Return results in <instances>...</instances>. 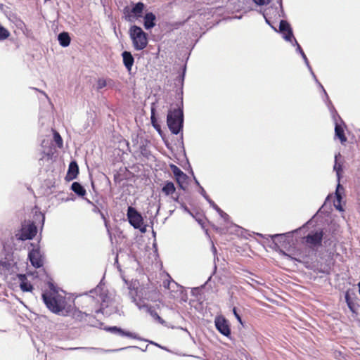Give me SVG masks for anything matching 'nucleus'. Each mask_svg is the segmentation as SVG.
<instances>
[{
    "instance_id": "412c9836",
    "label": "nucleus",
    "mask_w": 360,
    "mask_h": 360,
    "mask_svg": "<svg viewBox=\"0 0 360 360\" xmlns=\"http://www.w3.org/2000/svg\"><path fill=\"white\" fill-rule=\"evenodd\" d=\"M59 44L63 47H67L70 44V37L68 32H63L58 35Z\"/></svg>"
},
{
    "instance_id": "c9c22d12",
    "label": "nucleus",
    "mask_w": 360,
    "mask_h": 360,
    "mask_svg": "<svg viewBox=\"0 0 360 360\" xmlns=\"http://www.w3.org/2000/svg\"><path fill=\"white\" fill-rule=\"evenodd\" d=\"M253 1L257 5L263 6V5L268 4L271 1V0H253Z\"/></svg>"
},
{
    "instance_id": "09e8293b",
    "label": "nucleus",
    "mask_w": 360,
    "mask_h": 360,
    "mask_svg": "<svg viewBox=\"0 0 360 360\" xmlns=\"http://www.w3.org/2000/svg\"><path fill=\"white\" fill-rule=\"evenodd\" d=\"M100 213H101V217H102L103 219H105L104 214H103L102 212H100Z\"/></svg>"
},
{
    "instance_id": "9d476101",
    "label": "nucleus",
    "mask_w": 360,
    "mask_h": 360,
    "mask_svg": "<svg viewBox=\"0 0 360 360\" xmlns=\"http://www.w3.org/2000/svg\"><path fill=\"white\" fill-rule=\"evenodd\" d=\"M214 323L218 331L226 337L231 335L229 325L225 318L217 316L215 318Z\"/></svg>"
},
{
    "instance_id": "a878e982",
    "label": "nucleus",
    "mask_w": 360,
    "mask_h": 360,
    "mask_svg": "<svg viewBox=\"0 0 360 360\" xmlns=\"http://www.w3.org/2000/svg\"><path fill=\"white\" fill-rule=\"evenodd\" d=\"M340 153L338 155H335V165L333 166V170L335 171L338 183H340L341 172L342 171V167L340 164L338 163V157L340 156Z\"/></svg>"
},
{
    "instance_id": "393cba45",
    "label": "nucleus",
    "mask_w": 360,
    "mask_h": 360,
    "mask_svg": "<svg viewBox=\"0 0 360 360\" xmlns=\"http://www.w3.org/2000/svg\"><path fill=\"white\" fill-rule=\"evenodd\" d=\"M303 228L302 227H300L299 229H295L292 231H289V232H287V233H279V234H274V235H271L270 236V237L274 240L276 238H281V239H283L284 238H286V237H292L293 233H297L299 231H300Z\"/></svg>"
},
{
    "instance_id": "20e7f679",
    "label": "nucleus",
    "mask_w": 360,
    "mask_h": 360,
    "mask_svg": "<svg viewBox=\"0 0 360 360\" xmlns=\"http://www.w3.org/2000/svg\"><path fill=\"white\" fill-rule=\"evenodd\" d=\"M130 39L135 50L141 51L148 45L147 34L137 25H132L129 30Z\"/></svg>"
},
{
    "instance_id": "79ce46f5",
    "label": "nucleus",
    "mask_w": 360,
    "mask_h": 360,
    "mask_svg": "<svg viewBox=\"0 0 360 360\" xmlns=\"http://www.w3.org/2000/svg\"><path fill=\"white\" fill-rule=\"evenodd\" d=\"M215 210L219 213V214H221V213H223V210H221L219 207H217Z\"/></svg>"
},
{
    "instance_id": "37998d69",
    "label": "nucleus",
    "mask_w": 360,
    "mask_h": 360,
    "mask_svg": "<svg viewBox=\"0 0 360 360\" xmlns=\"http://www.w3.org/2000/svg\"><path fill=\"white\" fill-rule=\"evenodd\" d=\"M75 349H96L95 348H85V347H77V348H75Z\"/></svg>"
},
{
    "instance_id": "5701e85b",
    "label": "nucleus",
    "mask_w": 360,
    "mask_h": 360,
    "mask_svg": "<svg viewBox=\"0 0 360 360\" xmlns=\"http://www.w3.org/2000/svg\"><path fill=\"white\" fill-rule=\"evenodd\" d=\"M71 189L79 196H84L86 194V190L78 182H74L72 184Z\"/></svg>"
},
{
    "instance_id": "ddd939ff",
    "label": "nucleus",
    "mask_w": 360,
    "mask_h": 360,
    "mask_svg": "<svg viewBox=\"0 0 360 360\" xmlns=\"http://www.w3.org/2000/svg\"><path fill=\"white\" fill-rule=\"evenodd\" d=\"M279 30L287 41H291L294 37L293 32L290 24L285 20H281L279 25Z\"/></svg>"
},
{
    "instance_id": "4c0bfd02",
    "label": "nucleus",
    "mask_w": 360,
    "mask_h": 360,
    "mask_svg": "<svg viewBox=\"0 0 360 360\" xmlns=\"http://www.w3.org/2000/svg\"><path fill=\"white\" fill-rule=\"evenodd\" d=\"M207 201L209 202V204L210 205V206L213 208V209H217V207H218L215 203L214 202L211 200L210 198L207 199Z\"/></svg>"
},
{
    "instance_id": "6ab92c4d",
    "label": "nucleus",
    "mask_w": 360,
    "mask_h": 360,
    "mask_svg": "<svg viewBox=\"0 0 360 360\" xmlns=\"http://www.w3.org/2000/svg\"><path fill=\"white\" fill-rule=\"evenodd\" d=\"M136 304L139 309L145 308L147 312L160 323L163 324L165 323L164 320L158 315L157 311L153 307H149L148 305L146 304L141 305L139 303H136Z\"/></svg>"
},
{
    "instance_id": "864d4df0",
    "label": "nucleus",
    "mask_w": 360,
    "mask_h": 360,
    "mask_svg": "<svg viewBox=\"0 0 360 360\" xmlns=\"http://www.w3.org/2000/svg\"><path fill=\"white\" fill-rule=\"evenodd\" d=\"M258 235H259L260 237H263L262 234H261V233H258Z\"/></svg>"
},
{
    "instance_id": "a18cd8bd",
    "label": "nucleus",
    "mask_w": 360,
    "mask_h": 360,
    "mask_svg": "<svg viewBox=\"0 0 360 360\" xmlns=\"http://www.w3.org/2000/svg\"><path fill=\"white\" fill-rule=\"evenodd\" d=\"M212 251H213L214 254H216L217 250H216V248L214 245H212Z\"/></svg>"
},
{
    "instance_id": "f257e3e1",
    "label": "nucleus",
    "mask_w": 360,
    "mask_h": 360,
    "mask_svg": "<svg viewBox=\"0 0 360 360\" xmlns=\"http://www.w3.org/2000/svg\"><path fill=\"white\" fill-rule=\"evenodd\" d=\"M49 290L42 292V300L46 307L53 313L58 315L70 316L73 319L79 322L86 321L87 318L93 316L86 312L67 306L65 296L58 293L57 288L53 283H48Z\"/></svg>"
},
{
    "instance_id": "c85d7f7f",
    "label": "nucleus",
    "mask_w": 360,
    "mask_h": 360,
    "mask_svg": "<svg viewBox=\"0 0 360 360\" xmlns=\"http://www.w3.org/2000/svg\"><path fill=\"white\" fill-rule=\"evenodd\" d=\"M9 36V31L0 25V41L6 39Z\"/></svg>"
},
{
    "instance_id": "de8ad7c7",
    "label": "nucleus",
    "mask_w": 360,
    "mask_h": 360,
    "mask_svg": "<svg viewBox=\"0 0 360 360\" xmlns=\"http://www.w3.org/2000/svg\"><path fill=\"white\" fill-rule=\"evenodd\" d=\"M358 286H359V294H360V281L358 283Z\"/></svg>"
},
{
    "instance_id": "c03bdc74",
    "label": "nucleus",
    "mask_w": 360,
    "mask_h": 360,
    "mask_svg": "<svg viewBox=\"0 0 360 360\" xmlns=\"http://www.w3.org/2000/svg\"><path fill=\"white\" fill-rule=\"evenodd\" d=\"M194 180H195V183L200 187V184L198 182V181L195 179V177H194Z\"/></svg>"
},
{
    "instance_id": "e433bc0d",
    "label": "nucleus",
    "mask_w": 360,
    "mask_h": 360,
    "mask_svg": "<svg viewBox=\"0 0 360 360\" xmlns=\"http://www.w3.org/2000/svg\"><path fill=\"white\" fill-rule=\"evenodd\" d=\"M200 188V191H199L200 193V194H201V195L205 198V199L206 200H207V199H209V198H210V197L207 195V193H206V192H205V189H204L201 186H200V188Z\"/></svg>"
},
{
    "instance_id": "c756f323",
    "label": "nucleus",
    "mask_w": 360,
    "mask_h": 360,
    "mask_svg": "<svg viewBox=\"0 0 360 360\" xmlns=\"http://www.w3.org/2000/svg\"><path fill=\"white\" fill-rule=\"evenodd\" d=\"M53 139L58 148L63 147V139L58 132L53 133Z\"/></svg>"
},
{
    "instance_id": "f03ea898",
    "label": "nucleus",
    "mask_w": 360,
    "mask_h": 360,
    "mask_svg": "<svg viewBox=\"0 0 360 360\" xmlns=\"http://www.w3.org/2000/svg\"><path fill=\"white\" fill-rule=\"evenodd\" d=\"M89 293V299H95L97 302H101V308L96 309L95 311L96 313L101 312L106 316H110L117 311L114 302L101 284L98 285L94 289L90 290Z\"/></svg>"
},
{
    "instance_id": "2f4dec72",
    "label": "nucleus",
    "mask_w": 360,
    "mask_h": 360,
    "mask_svg": "<svg viewBox=\"0 0 360 360\" xmlns=\"http://www.w3.org/2000/svg\"><path fill=\"white\" fill-rule=\"evenodd\" d=\"M140 151L141 153L144 156L148 158L150 155L149 150L147 149L146 146L145 145H141L140 146Z\"/></svg>"
},
{
    "instance_id": "a19ab883",
    "label": "nucleus",
    "mask_w": 360,
    "mask_h": 360,
    "mask_svg": "<svg viewBox=\"0 0 360 360\" xmlns=\"http://www.w3.org/2000/svg\"><path fill=\"white\" fill-rule=\"evenodd\" d=\"M181 206H182V207H183V209H184V210L185 212H188V213L191 214V212H190V210H188V208L186 205H181Z\"/></svg>"
},
{
    "instance_id": "423d86ee",
    "label": "nucleus",
    "mask_w": 360,
    "mask_h": 360,
    "mask_svg": "<svg viewBox=\"0 0 360 360\" xmlns=\"http://www.w3.org/2000/svg\"><path fill=\"white\" fill-rule=\"evenodd\" d=\"M323 236L322 229H316L310 231L304 238V243L313 251H316L321 246Z\"/></svg>"
},
{
    "instance_id": "8fccbe9b",
    "label": "nucleus",
    "mask_w": 360,
    "mask_h": 360,
    "mask_svg": "<svg viewBox=\"0 0 360 360\" xmlns=\"http://www.w3.org/2000/svg\"><path fill=\"white\" fill-rule=\"evenodd\" d=\"M264 18H265V19H266V22L267 23H269V20L266 19V18L265 15H264Z\"/></svg>"
},
{
    "instance_id": "0eeeda50",
    "label": "nucleus",
    "mask_w": 360,
    "mask_h": 360,
    "mask_svg": "<svg viewBox=\"0 0 360 360\" xmlns=\"http://www.w3.org/2000/svg\"><path fill=\"white\" fill-rule=\"evenodd\" d=\"M127 215L129 224L134 229H139L142 233L146 232V227H141V224H143V217L134 207L129 206L127 209Z\"/></svg>"
},
{
    "instance_id": "1a4fd4ad",
    "label": "nucleus",
    "mask_w": 360,
    "mask_h": 360,
    "mask_svg": "<svg viewBox=\"0 0 360 360\" xmlns=\"http://www.w3.org/2000/svg\"><path fill=\"white\" fill-rule=\"evenodd\" d=\"M145 8V4L143 2L135 4L130 11L128 12L127 19L128 21L133 22L143 16V11Z\"/></svg>"
},
{
    "instance_id": "603ef678",
    "label": "nucleus",
    "mask_w": 360,
    "mask_h": 360,
    "mask_svg": "<svg viewBox=\"0 0 360 360\" xmlns=\"http://www.w3.org/2000/svg\"><path fill=\"white\" fill-rule=\"evenodd\" d=\"M280 6L282 7L281 0H280Z\"/></svg>"
},
{
    "instance_id": "f704fd0d",
    "label": "nucleus",
    "mask_w": 360,
    "mask_h": 360,
    "mask_svg": "<svg viewBox=\"0 0 360 360\" xmlns=\"http://www.w3.org/2000/svg\"><path fill=\"white\" fill-rule=\"evenodd\" d=\"M233 313L234 314V316L236 317V319H237V321L243 325V321H242V319L240 317V316L239 315V314L237 312V310H236V307H233Z\"/></svg>"
},
{
    "instance_id": "39448f33",
    "label": "nucleus",
    "mask_w": 360,
    "mask_h": 360,
    "mask_svg": "<svg viewBox=\"0 0 360 360\" xmlns=\"http://www.w3.org/2000/svg\"><path fill=\"white\" fill-rule=\"evenodd\" d=\"M37 229L34 222L25 221L22 227L15 233V238L18 240H26L32 239L37 234Z\"/></svg>"
},
{
    "instance_id": "dca6fc26",
    "label": "nucleus",
    "mask_w": 360,
    "mask_h": 360,
    "mask_svg": "<svg viewBox=\"0 0 360 360\" xmlns=\"http://www.w3.org/2000/svg\"><path fill=\"white\" fill-rule=\"evenodd\" d=\"M123 64L126 69L130 72L134 63V58L131 52L124 51L122 53Z\"/></svg>"
},
{
    "instance_id": "7ed1b4c3",
    "label": "nucleus",
    "mask_w": 360,
    "mask_h": 360,
    "mask_svg": "<svg viewBox=\"0 0 360 360\" xmlns=\"http://www.w3.org/2000/svg\"><path fill=\"white\" fill-rule=\"evenodd\" d=\"M168 128L173 134H179L184 127V112L180 108L171 109L167 116Z\"/></svg>"
},
{
    "instance_id": "a211bd4d",
    "label": "nucleus",
    "mask_w": 360,
    "mask_h": 360,
    "mask_svg": "<svg viewBox=\"0 0 360 360\" xmlns=\"http://www.w3.org/2000/svg\"><path fill=\"white\" fill-rule=\"evenodd\" d=\"M344 191L343 186L338 183L335 190V200L334 201L335 207L340 211H342V207L341 206V200H342V192Z\"/></svg>"
},
{
    "instance_id": "6e6552de",
    "label": "nucleus",
    "mask_w": 360,
    "mask_h": 360,
    "mask_svg": "<svg viewBox=\"0 0 360 360\" xmlns=\"http://www.w3.org/2000/svg\"><path fill=\"white\" fill-rule=\"evenodd\" d=\"M325 102H326L333 119L335 120V117L338 116V113H337L334 106L333 105L332 103H331V105H330L326 98ZM335 136L340 139V141L342 143H343L347 141V137L345 135L344 129L340 124L337 123L336 120H335Z\"/></svg>"
},
{
    "instance_id": "bb28decb",
    "label": "nucleus",
    "mask_w": 360,
    "mask_h": 360,
    "mask_svg": "<svg viewBox=\"0 0 360 360\" xmlns=\"http://www.w3.org/2000/svg\"><path fill=\"white\" fill-rule=\"evenodd\" d=\"M188 179V176L184 173V176H179L176 179V181L179 186V188L184 191L186 190V187L184 184L186 183V181Z\"/></svg>"
},
{
    "instance_id": "58836bf2",
    "label": "nucleus",
    "mask_w": 360,
    "mask_h": 360,
    "mask_svg": "<svg viewBox=\"0 0 360 360\" xmlns=\"http://www.w3.org/2000/svg\"><path fill=\"white\" fill-rule=\"evenodd\" d=\"M220 217L226 221H227L229 219V216L225 213L224 211H223V213H221V214H219Z\"/></svg>"
},
{
    "instance_id": "49530a36",
    "label": "nucleus",
    "mask_w": 360,
    "mask_h": 360,
    "mask_svg": "<svg viewBox=\"0 0 360 360\" xmlns=\"http://www.w3.org/2000/svg\"><path fill=\"white\" fill-rule=\"evenodd\" d=\"M174 200L176 202H179V196L177 195L176 198H174Z\"/></svg>"
},
{
    "instance_id": "ea45409f",
    "label": "nucleus",
    "mask_w": 360,
    "mask_h": 360,
    "mask_svg": "<svg viewBox=\"0 0 360 360\" xmlns=\"http://www.w3.org/2000/svg\"><path fill=\"white\" fill-rule=\"evenodd\" d=\"M345 300H346V302H347V303L348 307H349L352 311H353L352 305V303H351V302H349V300L348 295H346V296H345Z\"/></svg>"
},
{
    "instance_id": "7c9ffc66",
    "label": "nucleus",
    "mask_w": 360,
    "mask_h": 360,
    "mask_svg": "<svg viewBox=\"0 0 360 360\" xmlns=\"http://www.w3.org/2000/svg\"><path fill=\"white\" fill-rule=\"evenodd\" d=\"M290 42L291 43V44L292 46H296V47H297L296 51L297 52H299L300 53V55L302 54V52H304L302 49L301 48L300 45L298 44V42L297 41V40L295 38H293L292 39V41Z\"/></svg>"
},
{
    "instance_id": "473e14b6",
    "label": "nucleus",
    "mask_w": 360,
    "mask_h": 360,
    "mask_svg": "<svg viewBox=\"0 0 360 360\" xmlns=\"http://www.w3.org/2000/svg\"><path fill=\"white\" fill-rule=\"evenodd\" d=\"M106 81L104 79H99L97 82V89L100 90L106 86Z\"/></svg>"
},
{
    "instance_id": "2eb2a0df",
    "label": "nucleus",
    "mask_w": 360,
    "mask_h": 360,
    "mask_svg": "<svg viewBox=\"0 0 360 360\" xmlns=\"http://www.w3.org/2000/svg\"><path fill=\"white\" fill-rule=\"evenodd\" d=\"M156 16L152 12H148L143 17V25L146 30H150L155 26Z\"/></svg>"
},
{
    "instance_id": "9b49d317",
    "label": "nucleus",
    "mask_w": 360,
    "mask_h": 360,
    "mask_svg": "<svg viewBox=\"0 0 360 360\" xmlns=\"http://www.w3.org/2000/svg\"><path fill=\"white\" fill-rule=\"evenodd\" d=\"M28 257L31 264L35 268L43 266V259L39 249H32L29 252Z\"/></svg>"
},
{
    "instance_id": "4468645a",
    "label": "nucleus",
    "mask_w": 360,
    "mask_h": 360,
    "mask_svg": "<svg viewBox=\"0 0 360 360\" xmlns=\"http://www.w3.org/2000/svg\"><path fill=\"white\" fill-rule=\"evenodd\" d=\"M301 56H302V58H303V60H304V63L306 64L307 67L308 68V69H309V70L310 73L311 74V75H312V77H313L314 79V80H315V82L318 84V85L319 86V87L322 89V91H323V94H324L325 98H327L328 102L329 103L330 105H331V101H330V100L329 99V97H328V94H327V93H326V90L324 89V88H323V85H322V84L319 82V80L317 79V78H316V77L315 74L314 73V72H313V70H312V68H311V66H310V65H309V61H308V59H307V56H306L305 53H304V52H302Z\"/></svg>"
},
{
    "instance_id": "b1692460",
    "label": "nucleus",
    "mask_w": 360,
    "mask_h": 360,
    "mask_svg": "<svg viewBox=\"0 0 360 360\" xmlns=\"http://www.w3.org/2000/svg\"><path fill=\"white\" fill-rule=\"evenodd\" d=\"M154 103H153L151 106V116H150V120L152 126L158 131L159 134H161V127L160 125L158 123L157 119L155 117V109L154 108Z\"/></svg>"
},
{
    "instance_id": "4be33fe9",
    "label": "nucleus",
    "mask_w": 360,
    "mask_h": 360,
    "mask_svg": "<svg viewBox=\"0 0 360 360\" xmlns=\"http://www.w3.org/2000/svg\"><path fill=\"white\" fill-rule=\"evenodd\" d=\"M175 191L176 188L174 183L169 181H165L163 187L162 188V191L165 195H172L174 193Z\"/></svg>"
},
{
    "instance_id": "f8f14e48",
    "label": "nucleus",
    "mask_w": 360,
    "mask_h": 360,
    "mask_svg": "<svg viewBox=\"0 0 360 360\" xmlns=\"http://www.w3.org/2000/svg\"><path fill=\"white\" fill-rule=\"evenodd\" d=\"M105 330L112 334L117 335L120 337H127L132 339H139V337L134 333L127 331L117 326H110L105 328Z\"/></svg>"
},
{
    "instance_id": "aec40b11",
    "label": "nucleus",
    "mask_w": 360,
    "mask_h": 360,
    "mask_svg": "<svg viewBox=\"0 0 360 360\" xmlns=\"http://www.w3.org/2000/svg\"><path fill=\"white\" fill-rule=\"evenodd\" d=\"M79 173V167L75 161H72L70 163L68 171L67 173L66 179L68 181L75 179Z\"/></svg>"
},
{
    "instance_id": "72a5a7b5",
    "label": "nucleus",
    "mask_w": 360,
    "mask_h": 360,
    "mask_svg": "<svg viewBox=\"0 0 360 360\" xmlns=\"http://www.w3.org/2000/svg\"><path fill=\"white\" fill-rule=\"evenodd\" d=\"M129 348H136V349H138L139 347H136V346H133V347H123V348H120V349H112V350H103V349H100V350L102 351V352H110L121 351V350L127 349H129Z\"/></svg>"
},
{
    "instance_id": "3c124183",
    "label": "nucleus",
    "mask_w": 360,
    "mask_h": 360,
    "mask_svg": "<svg viewBox=\"0 0 360 360\" xmlns=\"http://www.w3.org/2000/svg\"><path fill=\"white\" fill-rule=\"evenodd\" d=\"M44 216L42 215V221L44 222Z\"/></svg>"
},
{
    "instance_id": "cd10ccee",
    "label": "nucleus",
    "mask_w": 360,
    "mask_h": 360,
    "mask_svg": "<svg viewBox=\"0 0 360 360\" xmlns=\"http://www.w3.org/2000/svg\"><path fill=\"white\" fill-rule=\"evenodd\" d=\"M171 170L175 177V179L179 177V176H184V172L175 165H170Z\"/></svg>"
},
{
    "instance_id": "f3484780",
    "label": "nucleus",
    "mask_w": 360,
    "mask_h": 360,
    "mask_svg": "<svg viewBox=\"0 0 360 360\" xmlns=\"http://www.w3.org/2000/svg\"><path fill=\"white\" fill-rule=\"evenodd\" d=\"M18 278L20 282V288L23 292H31L33 289L32 285L27 280L25 274H18Z\"/></svg>"
}]
</instances>
